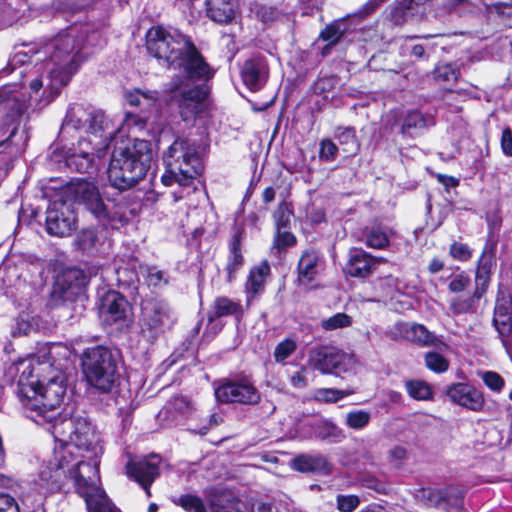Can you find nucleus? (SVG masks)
Here are the masks:
<instances>
[{
  "label": "nucleus",
  "mask_w": 512,
  "mask_h": 512,
  "mask_svg": "<svg viewBox=\"0 0 512 512\" xmlns=\"http://www.w3.org/2000/svg\"><path fill=\"white\" fill-rule=\"evenodd\" d=\"M470 283V278L464 272L457 274L449 283V290L454 293L462 292Z\"/></svg>",
  "instance_id": "nucleus-54"
},
{
  "label": "nucleus",
  "mask_w": 512,
  "mask_h": 512,
  "mask_svg": "<svg viewBox=\"0 0 512 512\" xmlns=\"http://www.w3.org/2000/svg\"><path fill=\"white\" fill-rule=\"evenodd\" d=\"M58 443L52 458L43 465L34 487L22 494L21 502L29 512L43 510L45 497L62 490L71 482L84 500L87 512H119L101 486L99 437L83 419L64 420L53 429Z\"/></svg>",
  "instance_id": "nucleus-1"
},
{
  "label": "nucleus",
  "mask_w": 512,
  "mask_h": 512,
  "mask_svg": "<svg viewBox=\"0 0 512 512\" xmlns=\"http://www.w3.org/2000/svg\"><path fill=\"white\" fill-rule=\"evenodd\" d=\"M444 267V263L440 260V259H437V258H434L430 264H429V271L431 273H437L439 272L440 270H442Z\"/></svg>",
  "instance_id": "nucleus-63"
},
{
  "label": "nucleus",
  "mask_w": 512,
  "mask_h": 512,
  "mask_svg": "<svg viewBox=\"0 0 512 512\" xmlns=\"http://www.w3.org/2000/svg\"><path fill=\"white\" fill-rule=\"evenodd\" d=\"M424 362L427 369L437 374L446 372L450 365L447 358L435 351L425 353Z\"/></svg>",
  "instance_id": "nucleus-37"
},
{
  "label": "nucleus",
  "mask_w": 512,
  "mask_h": 512,
  "mask_svg": "<svg viewBox=\"0 0 512 512\" xmlns=\"http://www.w3.org/2000/svg\"><path fill=\"white\" fill-rule=\"evenodd\" d=\"M100 33H88L87 26L72 25L51 38L32 55L14 53L8 65L1 70L3 76L16 73L29 97L49 103L67 85L83 61L81 54L86 45L96 46Z\"/></svg>",
  "instance_id": "nucleus-2"
},
{
  "label": "nucleus",
  "mask_w": 512,
  "mask_h": 512,
  "mask_svg": "<svg viewBox=\"0 0 512 512\" xmlns=\"http://www.w3.org/2000/svg\"><path fill=\"white\" fill-rule=\"evenodd\" d=\"M343 36V31L340 29V25L333 22L325 27L321 32L320 38L323 41L328 42L329 45H335Z\"/></svg>",
  "instance_id": "nucleus-47"
},
{
  "label": "nucleus",
  "mask_w": 512,
  "mask_h": 512,
  "mask_svg": "<svg viewBox=\"0 0 512 512\" xmlns=\"http://www.w3.org/2000/svg\"><path fill=\"white\" fill-rule=\"evenodd\" d=\"M338 147L330 139H323L320 143L319 158L323 161H332L336 158Z\"/></svg>",
  "instance_id": "nucleus-52"
},
{
  "label": "nucleus",
  "mask_w": 512,
  "mask_h": 512,
  "mask_svg": "<svg viewBox=\"0 0 512 512\" xmlns=\"http://www.w3.org/2000/svg\"><path fill=\"white\" fill-rule=\"evenodd\" d=\"M275 198V190L273 187H267L263 192V200L265 203H270Z\"/></svg>",
  "instance_id": "nucleus-64"
},
{
  "label": "nucleus",
  "mask_w": 512,
  "mask_h": 512,
  "mask_svg": "<svg viewBox=\"0 0 512 512\" xmlns=\"http://www.w3.org/2000/svg\"><path fill=\"white\" fill-rule=\"evenodd\" d=\"M353 319L346 313L339 312L328 318H324L320 322V326L325 331H334L337 329L347 328L352 326Z\"/></svg>",
  "instance_id": "nucleus-35"
},
{
  "label": "nucleus",
  "mask_w": 512,
  "mask_h": 512,
  "mask_svg": "<svg viewBox=\"0 0 512 512\" xmlns=\"http://www.w3.org/2000/svg\"><path fill=\"white\" fill-rule=\"evenodd\" d=\"M435 77L445 82L456 81L459 77V70L452 64H440L435 68Z\"/></svg>",
  "instance_id": "nucleus-46"
},
{
  "label": "nucleus",
  "mask_w": 512,
  "mask_h": 512,
  "mask_svg": "<svg viewBox=\"0 0 512 512\" xmlns=\"http://www.w3.org/2000/svg\"><path fill=\"white\" fill-rule=\"evenodd\" d=\"M408 395L418 401H427L433 398L431 386L420 379L409 380L405 383Z\"/></svg>",
  "instance_id": "nucleus-32"
},
{
  "label": "nucleus",
  "mask_w": 512,
  "mask_h": 512,
  "mask_svg": "<svg viewBox=\"0 0 512 512\" xmlns=\"http://www.w3.org/2000/svg\"><path fill=\"white\" fill-rule=\"evenodd\" d=\"M386 262L383 257H374L363 249H351L349 258L344 267V272L356 278H366L380 263Z\"/></svg>",
  "instance_id": "nucleus-18"
},
{
  "label": "nucleus",
  "mask_w": 512,
  "mask_h": 512,
  "mask_svg": "<svg viewBox=\"0 0 512 512\" xmlns=\"http://www.w3.org/2000/svg\"><path fill=\"white\" fill-rule=\"evenodd\" d=\"M446 395L452 403L473 412H480L485 406L484 393L468 382H458L449 385Z\"/></svg>",
  "instance_id": "nucleus-16"
},
{
  "label": "nucleus",
  "mask_w": 512,
  "mask_h": 512,
  "mask_svg": "<svg viewBox=\"0 0 512 512\" xmlns=\"http://www.w3.org/2000/svg\"><path fill=\"white\" fill-rule=\"evenodd\" d=\"M390 456L391 458L400 461L407 457V451L402 446H396L390 450Z\"/></svg>",
  "instance_id": "nucleus-62"
},
{
  "label": "nucleus",
  "mask_w": 512,
  "mask_h": 512,
  "mask_svg": "<svg viewBox=\"0 0 512 512\" xmlns=\"http://www.w3.org/2000/svg\"><path fill=\"white\" fill-rule=\"evenodd\" d=\"M493 324L504 345L512 340L511 301L505 297H498L494 309Z\"/></svg>",
  "instance_id": "nucleus-24"
},
{
  "label": "nucleus",
  "mask_w": 512,
  "mask_h": 512,
  "mask_svg": "<svg viewBox=\"0 0 512 512\" xmlns=\"http://www.w3.org/2000/svg\"><path fill=\"white\" fill-rule=\"evenodd\" d=\"M335 138L341 145L344 146L343 150L349 153H354L358 149L356 140L355 129L352 127H339L335 132Z\"/></svg>",
  "instance_id": "nucleus-36"
},
{
  "label": "nucleus",
  "mask_w": 512,
  "mask_h": 512,
  "mask_svg": "<svg viewBox=\"0 0 512 512\" xmlns=\"http://www.w3.org/2000/svg\"><path fill=\"white\" fill-rule=\"evenodd\" d=\"M244 263V258L240 251V244L238 240H234L230 246V255L228 257V262L226 266V270L228 273V281L231 282L237 272L240 270Z\"/></svg>",
  "instance_id": "nucleus-34"
},
{
  "label": "nucleus",
  "mask_w": 512,
  "mask_h": 512,
  "mask_svg": "<svg viewBox=\"0 0 512 512\" xmlns=\"http://www.w3.org/2000/svg\"><path fill=\"white\" fill-rule=\"evenodd\" d=\"M297 349V343L291 338H286L279 342L274 350V359L277 363L284 364Z\"/></svg>",
  "instance_id": "nucleus-43"
},
{
  "label": "nucleus",
  "mask_w": 512,
  "mask_h": 512,
  "mask_svg": "<svg viewBox=\"0 0 512 512\" xmlns=\"http://www.w3.org/2000/svg\"><path fill=\"white\" fill-rule=\"evenodd\" d=\"M491 266V260L483 254L479 259L475 276V297L477 298V300L480 299L486 292V289L490 281Z\"/></svg>",
  "instance_id": "nucleus-29"
},
{
  "label": "nucleus",
  "mask_w": 512,
  "mask_h": 512,
  "mask_svg": "<svg viewBox=\"0 0 512 512\" xmlns=\"http://www.w3.org/2000/svg\"><path fill=\"white\" fill-rule=\"evenodd\" d=\"M237 8V0H205L207 17L220 24L230 23L236 15Z\"/></svg>",
  "instance_id": "nucleus-25"
},
{
  "label": "nucleus",
  "mask_w": 512,
  "mask_h": 512,
  "mask_svg": "<svg viewBox=\"0 0 512 512\" xmlns=\"http://www.w3.org/2000/svg\"><path fill=\"white\" fill-rule=\"evenodd\" d=\"M137 117L127 113L121 127H115L105 113L92 106H72L63 121L60 135L77 133V143L64 150L65 165L82 174H91L98 169V162L105 155L117 132H129L137 125Z\"/></svg>",
  "instance_id": "nucleus-4"
},
{
  "label": "nucleus",
  "mask_w": 512,
  "mask_h": 512,
  "mask_svg": "<svg viewBox=\"0 0 512 512\" xmlns=\"http://www.w3.org/2000/svg\"><path fill=\"white\" fill-rule=\"evenodd\" d=\"M37 394L34 398L36 407H23L31 420L41 426H47V430L53 435L54 426L64 420L83 419L94 429L92 424L82 416L66 417L57 411L66 395V385L63 378L55 377L43 384L40 381L34 386ZM95 431V430H93ZM96 434V432H94Z\"/></svg>",
  "instance_id": "nucleus-8"
},
{
  "label": "nucleus",
  "mask_w": 512,
  "mask_h": 512,
  "mask_svg": "<svg viewBox=\"0 0 512 512\" xmlns=\"http://www.w3.org/2000/svg\"><path fill=\"white\" fill-rule=\"evenodd\" d=\"M417 497L429 506L443 508H459L462 505V492L456 487H447L444 490L425 488L421 489Z\"/></svg>",
  "instance_id": "nucleus-21"
},
{
  "label": "nucleus",
  "mask_w": 512,
  "mask_h": 512,
  "mask_svg": "<svg viewBox=\"0 0 512 512\" xmlns=\"http://www.w3.org/2000/svg\"><path fill=\"white\" fill-rule=\"evenodd\" d=\"M153 158L151 143L134 139L113 150L107 174L110 184L121 191L134 187L141 181Z\"/></svg>",
  "instance_id": "nucleus-5"
},
{
  "label": "nucleus",
  "mask_w": 512,
  "mask_h": 512,
  "mask_svg": "<svg viewBox=\"0 0 512 512\" xmlns=\"http://www.w3.org/2000/svg\"><path fill=\"white\" fill-rule=\"evenodd\" d=\"M501 148L505 155L512 156V131L509 128L502 131Z\"/></svg>",
  "instance_id": "nucleus-59"
},
{
  "label": "nucleus",
  "mask_w": 512,
  "mask_h": 512,
  "mask_svg": "<svg viewBox=\"0 0 512 512\" xmlns=\"http://www.w3.org/2000/svg\"><path fill=\"white\" fill-rule=\"evenodd\" d=\"M398 284V279L393 276H388L379 280V285L381 287H387L385 294L391 297L393 296L394 291H399Z\"/></svg>",
  "instance_id": "nucleus-60"
},
{
  "label": "nucleus",
  "mask_w": 512,
  "mask_h": 512,
  "mask_svg": "<svg viewBox=\"0 0 512 512\" xmlns=\"http://www.w3.org/2000/svg\"><path fill=\"white\" fill-rule=\"evenodd\" d=\"M146 47L153 57L178 70L171 81L170 92L184 118L199 113L206 92L194 81L208 80L213 71L191 39L176 29L153 26L146 34Z\"/></svg>",
  "instance_id": "nucleus-3"
},
{
  "label": "nucleus",
  "mask_w": 512,
  "mask_h": 512,
  "mask_svg": "<svg viewBox=\"0 0 512 512\" xmlns=\"http://www.w3.org/2000/svg\"><path fill=\"white\" fill-rule=\"evenodd\" d=\"M0 512H20L16 500L6 493H0Z\"/></svg>",
  "instance_id": "nucleus-55"
},
{
  "label": "nucleus",
  "mask_w": 512,
  "mask_h": 512,
  "mask_svg": "<svg viewBox=\"0 0 512 512\" xmlns=\"http://www.w3.org/2000/svg\"><path fill=\"white\" fill-rule=\"evenodd\" d=\"M61 348L59 344H45L40 348L37 356L20 359L7 367L6 377L11 382L17 383V396L23 407H36L34 398L37 392L34 386L39 381L34 376L36 366L45 363L53 365L54 354Z\"/></svg>",
  "instance_id": "nucleus-9"
},
{
  "label": "nucleus",
  "mask_w": 512,
  "mask_h": 512,
  "mask_svg": "<svg viewBox=\"0 0 512 512\" xmlns=\"http://www.w3.org/2000/svg\"><path fill=\"white\" fill-rule=\"evenodd\" d=\"M358 364L353 353L333 346H318L309 351L308 365L322 374L341 375L351 373Z\"/></svg>",
  "instance_id": "nucleus-12"
},
{
  "label": "nucleus",
  "mask_w": 512,
  "mask_h": 512,
  "mask_svg": "<svg viewBox=\"0 0 512 512\" xmlns=\"http://www.w3.org/2000/svg\"><path fill=\"white\" fill-rule=\"evenodd\" d=\"M450 255L459 261H467L471 257V251L466 244L454 242L450 247Z\"/></svg>",
  "instance_id": "nucleus-53"
},
{
  "label": "nucleus",
  "mask_w": 512,
  "mask_h": 512,
  "mask_svg": "<svg viewBox=\"0 0 512 512\" xmlns=\"http://www.w3.org/2000/svg\"><path fill=\"white\" fill-rule=\"evenodd\" d=\"M365 243L373 249H385L389 245V236L381 228H372L365 235Z\"/></svg>",
  "instance_id": "nucleus-39"
},
{
  "label": "nucleus",
  "mask_w": 512,
  "mask_h": 512,
  "mask_svg": "<svg viewBox=\"0 0 512 512\" xmlns=\"http://www.w3.org/2000/svg\"><path fill=\"white\" fill-rule=\"evenodd\" d=\"M384 2L386 0H368L358 11L357 15L360 18H365L376 11Z\"/></svg>",
  "instance_id": "nucleus-58"
},
{
  "label": "nucleus",
  "mask_w": 512,
  "mask_h": 512,
  "mask_svg": "<svg viewBox=\"0 0 512 512\" xmlns=\"http://www.w3.org/2000/svg\"><path fill=\"white\" fill-rule=\"evenodd\" d=\"M241 313V306L227 297H218L213 305L215 317Z\"/></svg>",
  "instance_id": "nucleus-38"
},
{
  "label": "nucleus",
  "mask_w": 512,
  "mask_h": 512,
  "mask_svg": "<svg viewBox=\"0 0 512 512\" xmlns=\"http://www.w3.org/2000/svg\"><path fill=\"white\" fill-rule=\"evenodd\" d=\"M128 303L116 291H108L101 299L99 313L106 324H118L127 317Z\"/></svg>",
  "instance_id": "nucleus-20"
},
{
  "label": "nucleus",
  "mask_w": 512,
  "mask_h": 512,
  "mask_svg": "<svg viewBox=\"0 0 512 512\" xmlns=\"http://www.w3.org/2000/svg\"><path fill=\"white\" fill-rule=\"evenodd\" d=\"M35 98L29 97V90L22 84H8L0 89V147L11 144L21 151L25 148L27 134L20 131L21 117Z\"/></svg>",
  "instance_id": "nucleus-7"
},
{
  "label": "nucleus",
  "mask_w": 512,
  "mask_h": 512,
  "mask_svg": "<svg viewBox=\"0 0 512 512\" xmlns=\"http://www.w3.org/2000/svg\"><path fill=\"white\" fill-rule=\"evenodd\" d=\"M215 397L222 403L255 405L260 401V393L249 377L223 381L215 388Z\"/></svg>",
  "instance_id": "nucleus-13"
},
{
  "label": "nucleus",
  "mask_w": 512,
  "mask_h": 512,
  "mask_svg": "<svg viewBox=\"0 0 512 512\" xmlns=\"http://www.w3.org/2000/svg\"><path fill=\"white\" fill-rule=\"evenodd\" d=\"M76 244L79 249L85 251L89 250L96 244L97 235L94 229H83L76 237Z\"/></svg>",
  "instance_id": "nucleus-45"
},
{
  "label": "nucleus",
  "mask_w": 512,
  "mask_h": 512,
  "mask_svg": "<svg viewBox=\"0 0 512 512\" xmlns=\"http://www.w3.org/2000/svg\"><path fill=\"white\" fill-rule=\"evenodd\" d=\"M166 166L161 182L171 186L174 182L183 188L182 192H173L174 202L183 199L194 191L195 178L203 171V164L194 144L186 139H176L163 155Z\"/></svg>",
  "instance_id": "nucleus-6"
},
{
  "label": "nucleus",
  "mask_w": 512,
  "mask_h": 512,
  "mask_svg": "<svg viewBox=\"0 0 512 512\" xmlns=\"http://www.w3.org/2000/svg\"><path fill=\"white\" fill-rule=\"evenodd\" d=\"M82 369L87 383L101 393L111 392L118 382L116 359L106 347L86 349L82 356Z\"/></svg>",
  "instance_id": "nucleus-10"
},
{
  "label": "nucleus",
  "mask_w": 512,
  "mask_h": 512,
  "mask_svg": "<svg viewBox=\"0 0 512 512\" xmlns=\"http://www.w3.org/2000/svg\"><path fill=\"white\" fill-rule=\"evenodd\" d=\"M416 11L414 0H397L389 7L390 20L396 24L401 25L412 16Z\"/></svg>",
  "instance_id": "nucleus-30"
},
{
  "label": "nucleus",
  "mask_w": 512,
  "mask_h": 512,
  "mask_svg": "<svg viewBox=\"0 0 512 512\" xmlns=\"http://www.w3.org/2000/svg\"><path fill=\"white\" fill-rule=\"evenodd\" d=\"M179 504L189 512H206L200 498L192 495H184L179 498Z\"/></svg>",
  "instance_id": "nucleus-51"
},
{
  "label": "nucleus",
  "mask_w": 512,
  "mask_h": 512,
  "mask_svg": "<svg viewBox=\"0 0 512 512\" xmlns=\"http://www.w3.org/2000/svg\"><path fill=\"white\" fill-rule=\"evenodd\" d=\"M396 328L403 334L405 339L418 345L433 346L441 351L448 350V345L430 332L424 325L397 323Z\"/></svg>",
  "instance_id": "nucleus-22"
},
{
  "label": "nucleus",
  "mask_w": 512,
  "mask_h": 512,
  "mask_svg": "<svg viewBox=\"0 0 512 512\" xmlns=\"http://www.w3.org/2000/svg\"><path fill=\"white\" fill-rule=\"evenodd\" d=\"M303 370H304V368H302L301 371H298L294 375L291 376V380H290L291 384L296 388H303L307 384L305 376L303 375Z\"/></svg>",
  "instance_id": "nucleus-61"
},
{
  "label": "nucleus",
  "mask_w": 512,
  "mask_h": 512,
  "mask_svg": "<svg viewBox=\"0 0 512 512\" xmlns=\"http://www.w3.org/2000/svg\"><path fill=\"white\" fill-rule=\"evenodd\" d=\"M174 320V314L166 302L149 299L142 303L143 327L148 328L153 334L169 328Z\"/></svg>",
  "instance_id": "nucleus-15"
},
{
  "label": "nucleus",
  "mask_w": 512,
  "mask_h": 512,
  "mask_svg": "<svg viewBox=\"0 0 512 512\" xmlns=\"http://www.w3.org/2000/svg\"><path fill=\"white\" fill-rule=\"evenodd\" d=\"M269 77V66L264 57H253L246 60L241 68V78L250 91H259Z\"/></svg>",
  "instance_id": "nucleus-19"
},
{
  "label": "nucleus",
  "mask_w": 512,
  "mask_h": 512,
  "mask_svg": "<svg viewBox=\"0 0 512 512\" xmlns=\"http://www.w3.org/2000/svg\"><path fill=\"white\" fill-rule=\"evenodd\" d=\"M315 436L329 442H339L344 438L343 430L327 420H322L316 425Z\"/></svg>",
  "instance_id": "nucleus-31"
},
{
  "label": "nucleus",
  "mask_w": 512,
  "mask_h": 512,
  "mask_svg": "<svg viewBox=\"0 0 512 512\" xmlns=\"http://www.w3.org/2000/svg\"><path fill=\"white\" fill-rule=\"evenodd\" d=\"M292 467L299 472L328 474L330 464L322 455L301 454L292 460Z\"/></svg>",
  "instance_id": "nucleus-27"
},
{
  "label": "nucleus",
  "mask_w": 512,
  "mask_h": 512,
  "mask_svg": "<svg viewBox=\"0 0 512 512\" xmlns=\"http://www.w3.org/2000/svg\"><path fill=\"white\" fill-rule=\"evenodd\" d=\"M31 11L44 12L55 6V0H24Z\"/></svg>",
  "instance_id": "nucleus-56"
},
{
  "label": "nucleus",
  "mask_w": 512,
  "mask_h": 512,
  "mask_svg": "<svg viewBox=\"0 0 512 512\" xmlns=\"http://www.w3.org/2000/svg\"><path fill=\"white\" fill-rule=\"evenodd\" d=\"M336 501L341 512H353L360 504V499L356 495H338Z\"/></svg>",
  "instance_id": "nucleus-50"
},
{
  "label": "nucleus",
  "mask_w": 512,
  "mask_h": 512,
  "mask_svg": "<svg viewBox=\"0 0 512 512\" xmlns=\"http://www.w3.org/2000/svg\"><path fill=\"white\" fill-rule=\"evenodd\" d=\"M146 273V279L149 285L158 286L162 282L166 283L164 273L156 267H148Z\"/></svg>",
  "instance_id": "nucleus-57"
},
{
  "label": "nucleus",
  "mask_w": 512,
  "mask_h": 512,
  "mask_svg": "<svg viewBox=\"0 0 512 512\" xmlns=\"http://www.w3.org/2000/svg\"><path fill=\"white\" fill-rule=\"evenodd\" d=\"M297 281L305 289L318 287L319 256L315 251H305L299 259L297 266Z\"/></svg>",
  "instance_id": "nucleus-23"
},
{
  "label": "nucleus",
  "mask_w": 512,
  "mask_h": 512,
  "mask_svg": "<svg viewBox=\"0 0 512 512\" xmlns=\"http://www.w3.org/2000/svg\"><path fill=\"white\" fill-rule=\"evenodd\" d=\"M158 98L159 94L156 91H142L136 89L125 93V99L131 106H144L148 108L155 104Z\"/></svg>",
  "instance_id": "nucleus-33"
},
{
  "label": "nucleus",
  "mask_w": 512,
  "mask_h": 512,
  "mask_svg": "<svg viewBox=\"0 0 512 512\" xmlns=\"http://www.w3.org/2000/svg\"><path fill=\"white\" fill-rule=\"evenodd\" d=\"M78 203L83 204L100 222L117 228L125 220L124 212L118 205L110 207L100 197L96 186L87 181H79L70 188Z\"/></svg>",
  "instance_id": "nucleus-11"
},
{
  "label": "nucleus",
  "mask_w": 512,
  "mask_h": 512,
  "mask_svg": "<svg viewBox=\"0 0 512 512\" xmlns=\"http://www.w3.org/2000/svg\"><path fill=\"white\" fill-rule=\"evenodd\" d=\"M353 392L348 390H339L334 388H321L316 390L315 398L319 401L327 402V403H335L349 395Z\"/></svg>",
  "instance_id": "nucleus-44"
},
{
  "label": "nucleus",
  "mask_w": 512,
  "mask_h": 512,
  "mask_svg": "<svg viewBox=\"0 0 512 512\" xmlns=\"http://www.w3.org/2000/svg\"><path fill=\"white\" fill-rule=\"evenodd\" d=\"M478 376L493 393H500L504 389L505 380L499 373L495 371H480Z\"/></svg>",
  "instance_id": "nucleus-41"
},
{
  "label": "nucleus",
  "mask_w": 512,
  "mask_h": 512,
  "mask_svg": "<svg viewBox=\"0 0 512 512\" xmlns=\"http://www.w3.org/2000/svg\"><path fill=\"white\" fill-rule=\"evenodd\" d=\"M434 124L435 122L431 115H425L418 110H413L404 117L402 133L412 136Z\"/></svg>",
  "instance_id": "nucleus-28"
},
{
  "label": "nucleus",
  "mask_w": 512,
  "mask_h": 512,
  "mask_svg": "<svg viewBox=\"0 0 512 512\" xmlns=\"http://www.w3.org/2000/svg\"><path fill=\"white\" fill-rule=\"evenodd\" d=\"M160 458L152 455L137 461H130L127 466V475L141 485L148 497L150 486L159 475Z\"/></svg>",
  "instance_id": "nucleus-17"
},
{
  "label": "nucleus",
  "mask_w": 512,
  "mask_h": 512,
  "mask_svg": "<svg viewBox=\"0 0 512 512\" xmlns=\"http://www.w3.org/2000/svg\"><path fill=\"white\" fill-rule=\"evenodd\" d=\"M295 243L296 238L291 232L287 230L282 231V229L277 230L274 238V248L284 250L295 245Z\"/></svg>",
  "instance_id": "nucleus-49"
},
{
  "label": "nucleus",
  "mask_w": 512,
  "mask_h": 512,
  "mask_svg": "<svg viewBox=\"0 0 512 512\" xmlns=\"http://www.w3.org/2000/svg\"><path fill=\"white\" fill-rule=\"evenodd\" d=\"M291 214L292 212L285 202L279 204L273 215L277 230L286 228L289 225Z\"/></svg>",
  "instance_id": "nucleus-48"
},
{
  "label": "nucleus",
  "mask_w": 512,
  "mask_h": 512,
  "mask_svg": "<svg viewBox=\"0 0 512 512\" xmlns=\"http://www.w3.org/2000/svg\"><path fill=\"white\" fill-rule=\"evenodd\" d=\"M476 297H456L451 300L450 310L454 315L474 313L476 311Z\"/></svg>",
  "instance_id": "nucleus-40"
},
{
  "label": "nucleus",
  "mask_w": 512,
  "mask_h": 512,
  "mask_svg": "<svg viewBox=\"0 0 512 512\" xmlns=\"http://www.w3.org/2000/svg\"><path fill=\"white\" fill-rule=\"evenodd\" d=\"M270 274V266L267 261L261 262L253 267L248 275L245 290L247 294V303L249 304L256 296L264 291L266 278Z\"/></svg>",
  "instance_id": "nucleus-26"
},
{
  "label": "nucleus",
  "mask_w": 512,
  "mask_h": 512,
  "mask_svg": "<svg viewBox=\"0 0 512 512\" xmlns=\"http://www.w3.org/2000/svg\"><path fill=\"white\" fill-rule=\"evenodd\" d=\"M77 218L72 204L53 201L46 211V231L57 237L69 236L76 229Z\"/></svg>",
  "instance_id": "nucleus-14"
},
{
  "label": "nucleus",
  "mask_w": 512,
  "mask_h": 512,
  "mask_svg": "<svg viewBox=\"0 0 512 512\" xmlns=\"http://www.w3.org/2000/svg\"><path fill=\"white\" fill-rule=\"evenodd\" d=\"M371 419V415L365 410H353L346 416V425L353 430H361L365 428Z\"/></svg>",
  "instance_id": "nucleus-42"
}]
</instances>
